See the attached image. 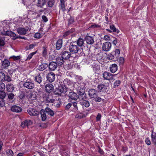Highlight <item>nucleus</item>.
<instances>
[{
    "instance_id": "f257e3e1",
    "label": "nucleus",
    "mask_w": 156,
    "mask_h": 156,
    "mask_svg": "<svg viewBox=\"0 0 156 156\" xmlns=\"http://www.w3.org/2000/svg\"><path fill=\"white\" fill-rule=\"evenodd\" d=\"M97 91L94 89H89L88 91V95L91 98H93L96 102H100L101 101V98L98 97Z\"/></svg>"
},
{
    "instance_id": "f03ea898",
    "label": "nucleus",
    "mask_w": 156,
    "mask_h": 156,
    "mask_svg": "<svg viewBox=\"0 0 156 156\" xmlns=\"http://www.w3.org/2000/svg\"><path fill=\"white\" fill-rule=\"evenodd\" d=\"M67 91V89L65 85L60 84L54 91V94L61 96L62 94H65Z\"/></svg>"
},
{
    "instance_id": "7ed1b4c3",
    "label": "nucleus",
    "mask_w": 156,
    "mask_h": 156,
    "mask_svg": "<svg viewBox=\"0 0 156 156\" xmlns=\"http://www.w3.org/2000/svg\"><path fill=\"white\" fill-rule=\"evenodd\" d=\"M76 42H71L68 46L69 49L70 53L72 54H76L77 53L80 49L78 46L76 44Z\"/></svg>"
},
{
    "instance_id": "20e7f679",
    "label": "nucleus",
    "mask_w": 156,
    "mask_h": 156,
    "mask_svg": "<svg viewBox=\"0 0 156 156\" xmlns=\"http://www.w3.org/2000/svg\"><path fill=\"white\" fill-rule=\"evenodd\" d=\"M109 85V83H106L105 85V84L101 83L98 85L97 88L98 91L100 92H107L108 91V87Z\"/></svg>"
},
{
    "instance_id": "39448f33",
    "label": "nucleus",
    "mask_w": 156,
    "mask_h": 156,
    "mask_svg": "<svg viewBox=\"0 0 156 156\" xmlns=\"http://www.w3.org/2000/svg\"><path fill=\"white\" fill-rule=\"evenodd\" d=\"M42 97L47 103H54L55 101V100L53 99L52 96L51 94L44 93L42 94Z\"/></svg>"
},
{
    "instance_id": "423d86ee",
    "label": "nucleus",
    "mask_w": 156,
    "mask_h": 156,
    "mask_svg": "<svg viewBox=\"0 0 156 156\" xmlns=\"http://www.w3.org/2000/svg\"><path fill=\"white\" fill-rule=\"evenodd\" d=\"M33 76L34 78V80L38 83L40 84L43 80L41 73L39 71H36Z\"/></svg>"
},
{
    "instance_id": "0eeeda50",
    "label": "nucleus",
    "mask_w": 156,
    "mask_h": 156,
    "mask_svg": "<svg viewBox=\"0 0 156 156\" xmlns=\"http://www.w3.org/2000/svg\"><path fill=\"white\" fill-rule=\"evenodd\" d=\"M23 86L29 89H32L34 87V84L31 80H27L24 83Z\"/></svg>"
},
{
    "instance_id": "6e6552de",
    "label": "nucleus",
    "mask_w": 156,
    "mask_h": 156,
    "mask_svg": "<svg viewBox=\"0 0 156 156\" xmlns=\"http://www.w3.org/2000/svg\"><path fill=\"white\" fill-rule=\"evenodd\" d=\"M77 91L80 96V99H83L82 96L83 95L85 92V89L84 87H83L81 86H78L77 88Z\"/></svg>"
},
{
    "instance_id": "1a4fd4ad",
    "label": "nucleus",
    "mask_w": 156,
    "mask_h": 156,
    "mask_svg": "<svg viewBox=\"0 0 156 156\" xmlns=\"http://www.w3.org/2000/svg\"><path fill=\"white\" fill-rule=\"evenodd\" d=\"M115 75H113L107 71L104 72L103 73V77L106 80H110L113 79V77Z\"/></svg>"
},
{
    "instance_id": "9d476101",
    "label": "nucleus",
    "mask_w": 156,
    "mask_h": 156,
    "mask_svg": "<svg viewBox=\"0 0 156 156\" xmlns=\"http://www.w3.org/2000/svg\"><path fill=\"white\" fill-rule=\"evenodd\" d=\"M112 47V44L109 42L107 41L103 44L102 50L103 51H108L110 50Z\"/></svg>"
},
{
    "instance_id": "9b49d317",
    "label": "nucleus",
    "mask_w": 156,
    "mask_h": 156,
    "mask_svg": "<svg viewBox=\"0 0 156 156\" xmlns=\"http://www.w3.org/2000/svg\"><path fill=\"white\" fill-rule=\"evenodd\" d=\"M55 75L53 72L49 73L46 76L47 80L50 83L53 82L55 80Z\"/></svg>"
},
{
    "instance_id": "f8f14e48",
    "label": "nucleus",
    "mask_w": 156,
    "mask_h": 156,
    "mask_svg": "<svg viewBox=\"0 0 156 156\" xmlns=\"http://www.w3.org/2000/svg\"><path fill=\"white\" fill-rule=\"evenodd\" d=\"M27 112L30 116H36L39 114V112L33 108H29L27 110Z\"/></svg>"
},
{
    "instance_id": "ddd939ff",
    "label": "nucleus",
    "mask_w": 156,
    "mask_h": 156,
    "mask_svg": "<svg viewBox=\"0 0 156 156\" xmlns=\"http://www.w3.org/2000/svg\"><path fill=\"white\" fill-rule=\"evenodd\" d=\"M54 87L53 85L51 83H48L45 86V90L46 92L50 93L53 91Z\"/></svg>"
},
{
    "instance_id": "4468645a",
    "label": "nucleus",
    "mask_w": 156,
    "mask_h": 156,
    "mask_svg": "<svg viewBox=\"0 0 156 156\" xmlns=\"http://www.w3.org/2000/svg\"><path fill=\"white\" fill-rule=\"evenodd\" d=\"M68 96L70 98L74 100H76L78 98H80V97L77 95V94L72 91L69 93Z\"/></svg>"
},
{
    "instance_id": "2eb2a0df",
    "label": "nucleus",
    "mask_w": 156,
    "mask_h": 156,
    "mask_svg": "<svg viewBox=\"0 0 156 156\" xmlns=\"http://www.w3.org/2000/svg\"><path fill=\"white\" fill-rule=\"evenodd\" d=\"M48 67L50 70L53 71L55 70L58 67L57 63L55 62H51L48 65Z\"/></svg>"
},
{
    "instance_id": "dca6fc26",
    "label": "nucleus",
    "mask_w": 156,
    "mask_h": 156,
    "mask_svg": "<svg viewBox=\"0 0 156 156\" xmlns=\"http://www.w3.org/2000/svg\"><path fill=\"white\" fill-rule=\"evenodd\" d=\"M61 55V57L64 59H69L71 56L70 52L66 51H62Z\"/></svg>"
},
{
    "instance_id": "f3484780",
    "label": "nucleus",
    "mask_w": 156,
    "mask_h": 156,
    "mask_svg": "<svg viewBox=\"0 0 156 156\" xmlns=\"http://www.w3.org/2000/svg\"><path fill=\"white\" fill-rule=\"evenodd\" d=\"M11 110L13 112L19 113L21 112L22 111V109L21 107L19 106L14 105L11 107Z\"/></svg>"
},
{
    "instance_id": "a211bd4d",
    "label": "nucleus",
    "mask_w": 156,
    "mask_h": 156,
    "mask_svg": "<svg viewBox=\"0 0 156 156\" xmlns=\"http://www.w3.org/2000/svg\"><path fill=\"white\" fill-rule=\"evenodd\" d=\"M10 63L9 60L7 59H5L2 61V68L7 69L10 65Z\"/></svg>"
},
{
    "instance_id": "6ab92c4d",
    "label": "nucleus",
    "mask_w": 156,
    "mask_h": 156,
    "mask_svg": "<svg viewBox=\"0 0 156 156\" xmlns=\"http://www.w3.org/2000/svg\"><path fill=\"white\" fill-rule=\"evenodd\" d=\"M85 40L88 44H92L94 42L93 37L89 36H87L85 37Z\"/></svg>"
},
{
    "instance_id": "aec40b11",
    "label": "nucleus",
    "mask_w": 156,
    "mask_h": 156,
    "mask_svg": "<svg viewBox=\"0 0 156 156\" xmlns=\"http://www.w3.org/2000/svg\"><path fill=\"white\" fill-rule=\"evenodd\" d=\"M32 122L30 120H26L22 122L21 126L23 127H24L32 125Z\"/></svg>"
},
{
    "instance_id": "412c9836",
    "label": "nucleus",
    "mask_w": 156,
    "mask_h": 156,
    "mask_svg": "<svg viewBox=\"0 0 156 156\" xmlns=\"http://www.w3.org/2000/svg\"><path fill=\"white\" fill-rule=\"evenodd\" d=\"M63 41L62 39H58L56 43V49L57 50H59L62 47Z\"/></svg>"
},
{
    "instance_id": "4be33fe9",
    "label": "nucleus",
    "mask_w": 156,
    "mask_h": 156,
    "mask_svg": "<svg viewBox=\"0 0 156 156\" xmlns=\"http://www.w3.org/2000/svg\"><path fill=\"white\" fill-rule=\"evenodd\" d=\"M109 69L111 72L114 73L118 69V66L116 64H113L110 66Z\"/></svg>"
},
{
    "instance_id": "5701e85b",
    "label": "nucleus",
    "mask_w": 156,
    "mask_h": 156,
    "mask_svg": "<svg viewBox=\"0 0 156 156\" xmlns=\"http://www.w3.org/2000/svg\"><path fill=\"white\" fill-rule=\"evenodd\" d=\"M28 98L31 100H34L36 99V95L34 92H30L27 95Z\"/></svg>"
},
{
    "instance_id": "b1692460",
    "label": "nucleus",
    "mask_w": 156,
    "mask_h": 156,
    "mask_svg": "<svg viewBox=\"0 0 156 156\" xmlns=\"http://www.w3.org/2000/svg\"><path fill=\"white\" fill-rule=\"evenodd\" d=\"M46 0H38L37 6L39 7L42 8L46 3Z\"/></svg>"
},
{
    "instance_id": "393cba45",
    "label": "nucleus",
    "mask_w": 156,
    "mask_h": 156,
    "mask_svg": "<svg viewBox=\"0 0 156 156\" xmlns=\"http://www.w3.org/2000/svg\"><path fill=\"white\" fill-rule=\"evenodd\" d=\"M40 113L42 120L43 121H45L47 118L46 112L44 110L42 109L40 111Z\"/></svg>"
},
{
    "instance_id": "a878e982",
    "label": "nucleus",
    "mask_w": 156,
    "mask_h": 156,
    "mask_svg": "<svg viewBox=\"0 0 156 156\" xmlns=\"http://www.w3.org/2000/svg\"><path fill=\"white\" fill-rule=\"evenodd\" d=\"M75 31V29H71L64 33L63 36V37L65 38H67L70 34L73 32Z\"/></svg>"
},
{
    "instance_id": "bb28decb",
    "label": "nucleus",
    "mask_w": 156,
    "mask_h": 156,
    "mask_svg": "<svg viewBox=\"0 0 156 156\" xmlns=\"http://www.w3.org/2000/svg\"><path fill=\"white\" fill-rule=\"evenodd\" d=\"M82 100L80 101V104L82 105L83 107H85L86 108L90 106V103L89 101L83 100V99H81Z\"/></svg>"
},
{
    "instance_id": "cd10ccee",
    "label": "nucleus",
    "mask_w": 156,
    "mask_h": 156,
    "mask_svg": "<svg viewBox=\"0 0 156 156\" xmlns=\"http://www.w3.org/2000/svg\"><path fill=\"white\" fill-rule=\"evenodd\" d=\"M17 31L18 34L20 35H24L27 34L24 28L19 27L17 28Z\"/></svg>"
},
{
    "instance_id": "c85d7f7f",
    "label": "nucleus",
    "mask_w": 156,
    "mask_h": 156,
    "mask_svg": "<svg viewBox=\"0 0 156 156\" xmlns=\"http://www.w3.org/2000/svg\"><path fill=\"white\" fill-rule=\"evenodd\" d=\"M58 66H61L64 63L63 59L61 56L57 57L56 59V62Z\"/></svg>"
},
{
    "instance_id": "c756f323",
    "label": "nucleus",
    "mask_w": 156,
    "mask_h": 156,
    "mask_svg": "<svg viewBox=\"0 0 156 156\" xmlns=\"http://www.w3.org/2000/svg\"><path fill=\"white\" fill-rule=\"evenodd\" d=\"M44 111L46 112L51 116H53L55 114L54 112L50 108L47 107L45 108Z\"/></svg>"
},
{
    "instance_id": "7c9ffc66",
    "label": "nucleus",
    "mask_w": 156,
    "mask_h": 156,
    "mask_svg": "<svg viewBox=\"0 0 156 156\" xmlns=\"http://www.w3.org/2000/svg\"><path fill=\"white\" fill-rule=\"evenodd\" d=\"M6 88L8 92H12L14 90L13 85L11 83L7 84L6 85Z\"/></svg>"
},
{
    "instance_id": "2f4dec72",
    "label": "nucleus",
    "mask_w": 156,
    "mask_h": 156,
    "mask_svg": "<svg viewBox=\"0 0 156 156\" xmlns=\"http://www.w3.org/2000/svg\"><path fill=\"white\" fill-rule=\"evenodd\" d=\"M151 140L152 142L154 144L156 145V133L153 131V130L151 131Z\"/></svg>"
},
{
    "instance_id": "473e14b6",
    "label": "nucleus",
    "mask_w": 156,
    "mask_h": 156,
    "mask_svg": "<svg viewBox=\"0 0 156 156\" xmlns=\"http://www.w3.org/2000/svg\"><path fill=\"white\" fill-rule=\"evenodd\" d=\"M76 44H77V45L79 47H82L84 43V40L82 38H79L76 41Z\"/></svg>"
},
{
    "instance_id": "72a5a7b5",
    "label": "nucleus",
    "mask_w": 156,
    "mask_h": 156,
    "mask_svg": "<svg viewBox=\"0 0 156 156\" xmlns=\"http://www.w3.org/2000/svg\"><path fill=\"white\" fill-rule=\"evenodd\" d=\"M48 67V64L43 63L39 66L38 69L40 71H43L46 69Z\"/></svg>"
},
{
    "instance_id": "f704fd0d",
    "label": "nucleus",
    "mask_w": 156,
    "mask_h": 156,
    "mask_svg": "<svg viewBox=\"0 0 156 156\" xmlns=\"http://www.w3.org/2000/svg\"><path fill=\"white\" fill-rule=\"evenodd\" d=\"M93 69L94 71L96 73L99 70L100 66L97 64L94 65L92 66Z\"/></svg>"
},
{
    "instance_id": "c9c22d12",
    "label": "nucleus",
    "mask_w": 156,
    "mask_h": 156,
    "mask_svg": "<svg viewBox=\"0 0 156 156\" xmlns=\"http://www.w3.org/2000/svg\"><path fill=\"white\" fill-rule=\"evenodd\" d=\"M85 115L83 113L78 112L75 115V118L78 119H81L83 117H85Z\"/></svg>"
},
{
    "instance_id": "e433bc0d",
    "label": "nucleus",
    "mask_w": 156,
    "mask_h": 156,
    "mask_svg": "<svg viewBox=\"0 0 156 156\" xmlns=\"http://www.w3.org/2000/svg\"><path fill=\"white\" fill-rule=\"evenodd\" d=\"M110 29L114 32H116L117 34L119 33V31L118 30H117L114 26L113 25H110Z\"/></svg>"
},
{
    "instance_id": "4c0bfd02",
    "label": "nucleus",
    "mask_w": 156,
    "mask_h": 156,
    "mask_svg": "<svg viewBox=\"0 0 156 156\" xmlns=\"http://www.w3.org/2000/svg\"><path fill=\"white\" fill-rule=\"evenodd\" d=\"M5 76V74L3 72H0V81H4Z\"/></svg>"
},
{
    "instance_id": "58836bf2",
    "label": "nucleus",
    "mask_w": 156,
    "mask_h": 156,
    "mask_svg": "<svg viewBox=\"0 0 156 156\" xmlns=\"http://www.w3.org/2000/svg\"><path fill=\"white\" fill-rule=\"evenodd\" d=\"M37 45V44L36 43H34L30 44L29 46L26 48L27 50H30L33 48L34 47L36 46Z\"/></svg>"
},
{
    "instance_id": "ea45409f",
    "label": "nucleus",
    "mask_w": 156,
    "mask_h": 156,
    "mask_svg": "<svg viewBox=\"0 0 156 156\" xmlns=\"http://www.w3.org/2000/svg\"><path fill=\"white\" fill-rule=\"evenodd\" d=\"M60 9L62 11H65L66 10L65 5V2H60Z\"/></svg>"
},
{
    "instance_id": "a19ab883",
    "label": "nucleus",
    "mask_w": 156,
    "mask_h": 156,
    "mask_svg": "<svg viewBox=\"0 0 156 156\" xmlns=\"http://www.w3.org/2000/svg\"><path fill=\"white\" fill-rule=\"evenodd\" d=\"M5 37H0V47L3 46L5 44Z\"/></svg>"
},
{
    "instance_id": "79ce46f5",
    "label": "nucleus",
    "mask_w": 156,
    "mask_h": 156,
    "mask_svg": "<svg viewBox=\"0 0 156 156\" xmlns=\"http://www.w3.org/2000/svg\"><path fill=\"white\" fill-rule=\"evenodd\" d=\"M121 83V81L120 80H116L114 83V88H115L119 86Z\"/></svg>"
},
{
    "instance_id": "37998d69",
    "label": "nucleus",
    "mask_w": 156,
    "mask_h": 156,
    "mask_svg": "<svg viewBox=\"0 0 156 156\" xmlns=\"http://www.w3.org/2000/svg\"><path fill=\"white\" fill-rule=\"evenodd\" d=\"M54 0H49L48 2V6L49 7H51L54 5Z\"/></svg>"
},
{
    "instance_id": "c03bdc74",
    "label": "nucleus",
    "mask_w": 156,
    "mask_h": 156,
    "mask_svg": "<svg viewBox=\"0 0 156 156\" xmlns=\"http://www.w3.org/2000/svg\"><path fill=\"white\" fill-rule=\"evenodd\" d=\"M5 88V84L2 82H0V91H4Z\"/></svg>"
},
{
    "instance_id": "a18cd8bd",
    "label": "nucleus",
    "mask_w": 156,
    "mask_h": 156,
    "mask_svg": "<svg viewBox=\"0 0 156 156\" xmlns=\"http://www.w3.org/2000/svg\"><path fill=\"white\" fill-rule=\"evenodd\" d=\"M6 95V93L4 91H0V98L2 100L4 99Z\"/></svg>"
},
{
    "instance_id": "49530a36",
    "label": "nucleus",
    "mask_w": 156,
    "mask_h": 156,
    "mask_svg": "<svg viewBox=\"0 0 156 156\" xmlns=\"http://www.w3.org/2000/svg\"><path fill=\"white\" fill-rule=\"evenodd\" d=\"M7 96L9 100H12L13 99L14 95L12 93H9L7 94Z\"/></svg>"
},
{
    "instance_id": "de8ad7c7",
    "label": "nucleus",
    "mask_w": 156,
    "mask_h": 156,
    "mask_svg": "<svg viewBox=\"0 0 156 156\" xmlns=\"http://www.w3.org/2000/svg\"><path fill=\"white\" fill-rule=\"evenodd\" d=\"M36 53V51L34 52H32L28 56L26 60H29L32 58V57Z\"/></svg>"
},
{
    "instance_id": "09e8293b",
    "label": "nucleus",
    "mask_w": 156,
    "mask_h": 156,
    "mask_svg": "<svg viewBox=\"0 0 156 156\" xmlns=\"http://www.w3.org/2000/svg\"><path fill=\"white\" fill-rule=\"evenodd\" d=\"M10 58H12L14 61H16L20 59V55L17 56L13 55L10 57Z\"/></svg>"
},
{
    "instance_id": "8fccbe9b",
    "label": "nucleus",
    "mask_w": 156,
    "mask_h": 156,
    "mask_svg": "<svg viewBox=\"0 0 156 156\" xmlns=\"http://www.w3.org/2000/svg\"><path fill=\"white\" fill-rule=\"evenodd\" d=\"M77 104H78V103L77 102H74V101L73 102L72 104L73 105L74 108V109L76 111H77L78 110Z\"/></svg>"
},
{
    "instance_id": "3c124183",
    "label": "nucleus",
    "mask_w": 156,
    "mask_h": 156,
    "mask_svg": "<svg viewBox=\"0 0 156 156\" xmlns=\"http://www.w3.org/2000/svg\"><path fill=\"white\" fill-rule=\"evenodd\" d=\"M7 153L9 156H13L14 155V153L11 150H8L7 152Z\"/></svg>"
},
{
    "instance_id": "603ef678",
    "label": "nucleus",
    "mask_w": 156,
    "mask_h": 156,
    "mask_svg": "<svg viewBox=\"0 0 156 156\" xmlns=\"http://www.w3.org/2000/svg\"><path fill=\"white\" fill-rule=\"evenodd\" d=\"M43 48L44 50L42 52L43 55L44 57H45L47 55V49L45 47H43Z\"/></svg>"
},
{
    "instance_id": "864d4df0",
    "label": "nucleus",
    "mask_w": 156,
    "mask_h": 156,
    "mask_svg": "<svg viewBox=\"0 0 156 156\" xmlns=\"http://www.w3.org/2000/svg\"><path fill=\"white\" fill-rule=\"evenodd\" d=\"M145 142L146 144L148 145L151 144V142L149 137H147L145 139Z\"/></svg>"
},
{
    "instance_id": "5fc2aeb1",
    "label": "nucleus",
    "mask_w": 156,
    "mask_h": 156,
    "mask_svg": "<svg viewBox=\"0 0 156 156\" xmlns=\"http://www.w3.org/2000/svg\"><path fill=\"white\" fill-rule=\"evenodd\" d=\"M41 34L40 33H37L34 35V37L36 38L39 39L41 37Z\"/></svg>"
},
{
    "instance_id": "6e6d98bb",
    "label": "nucleus",
    "mask_w": 156,
    "mask_h": 156,
    "mask_svg": "<svg viewBox=\"0 0 156 156\" xmlns=\"http://www.w3.org/2000/svg\"><path fill=\"white\" fill-rule=\"evenodd\" d=\"M72 103H69L65 106V109L68 110L72 106Z\"/></svg>"
},
{
    "instance_id": "4d7b16f0",
    "label": "nucleus",
    "mask_w": 156,
    "mask_h": 156,
    "mask_svg": "<svg viewBox=\"0 0 156 156\" xmlns=\"http://www.w3.org/2000/svg\"><path fill=\"white\" fill-rule=\"evenodd\" d=\"M101 116V114L98 113L97 115L96 118V120L97 121H99L100 120Z\"/></svg>"
},
{
    "instance_id": "13d9d810",
    "label": "nucleus",
    "mask_w": 156,
    "mask_h": 156,
    "mask_svg": "<svg viewBox=\"0 0 156 156\" xmlns=\"http://www.w3.org/2000/svg\"><path fill=\"white\" fill-rule=\"evenodd\" d=\"M108 58L110 60L113 59L114 58V55L110 53L108 55Z\"/></svg>"
},
{
    "instance_id": "bf43d9fd",
    "label": "nucleus",
    "mask_w": 156,
    "mask_h": 156,
    "mask_svg": "<svg viewBox=\"0 0 156 156\" xmlns=\"http://www.w3.org/2000/svg\"><path fill=\"white\" fill-rule=\"evenodd\" d=\"M42 21L44 22H46L48 21L47 18L44 15H43L42 16Z\"/></svg>"
},
{
    "instance_id": "052dcab7",
    "label": "nucleus",
    "mask_w": 156,
    "mask_h": 156,
    "mask_svg": "<svg viewBox=\"0 0 156 156\" xmlns=\"http://www.w3.org/2000/svg\"><path fill=\"white\" fill-rule=\"evenodd\" d=\"M5 80L6 81L8 82H10L12 81L11 78L8 76H5Z\"/></svg>"
},
{
    "instance_id": "680f3d73",
    "label": "nucleus",
    "mask_w": 156,
    "mask_h": 156,
    "mask_svg": "<svg viewBox=\"0 0 156 156\" xmlns=\"http://www.w3.org/2000/svg\"><path fill=\"white\" fill-rule=\"evenodd\" d=\"M101 27L100 25L98 24H94L91 26L90 27L91 28H100Z\"/></svg>"
},
{
    "instance_id": "e2e57ef3",
    "label": "nucleus",
    "mask_w": 156,
    "mask_h": 156,
    "mask_svg": "<svg viewBox=\"0 0 156 156\" xmlns=\"http://www.w3.org/2000/svg\"><path fill=\"white\" fill-rule=\"evenodd\" d=\"M10 36L13 37L12 39L13 40H15L16 39H15V38L16 37L17 35L14 33L12 32V33H11V34Z\"/></svg>"
},
{
    "instance_id": "0e129e2a",
    "label": "nucleus",
    "mask_w": 156,
    "mask_h": 156,
    "mask_svg": "<svg viewBox=\"0 0 156 156\" xmlns=\"http://www.w3.org/2000/svg\"><path fill=\"white\" fill-rule=\"evenodd\" d=\"M103 39L105 41H109L110 40V38L108 35H106L104 36Z\"/></svg>"
},
{
    "instance_id": "69168bd1",
    "label": "nucleus",
    "mask_w": 156,
    "mask_h": 156,
    "mask_svg": "<svg viewBox=\"0 0 156 156\" xmlns=\"http://www.w3.org/2000/svg\"><path fill=\"white\" fill-rule=\"evenodd\" d=\"M63 82L64 84H66L67 83L68 84H69L68 83L69 82V83H70V80L68 79H66L64 80Z\"/></svg>"
},
{
    "instance_id": "338daca9",
    "label": "nucleus",
    "mask_w": 156,
    "mask_h": 156,
    "mask_svg": "<svg viewBox=\"0 0 156 156\" xmlns=\"http://www.w3.org/2000/svg\"><path fill=\"white\" fill-rule=\"evenodd\" d=\"M115 55H119L120 53V50L118 49H116L115 50Z\"/></svg>"
},
{
    "instance_id": "774afa93",
    "label": "nucleus",
    "mask_w": 156,
    "mask_h": 156,
    "mask_svg": "<svg viewBox=\"0 0 156 156\" xmlns=\"http://www.w3.org/2000/svg\"><path fill=\"white\" fill-rule=\"evenodd\" d=\"M98 152H99L101 154H103L104 153V152L103 151L102 149L100 147H98Z\"/></svg>"
}]
</instances>
